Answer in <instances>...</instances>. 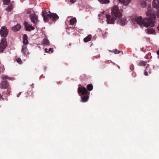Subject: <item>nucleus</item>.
Wrapping results in <instances>:
<instances>
[{
	"mask_svg": "<svg viewBox=\"0 0 159 159\" xmlns=\"http://www.w3.org/2000/svg\"><path fill=\"white\" fill-rule=\"evenodd\" d=\"M119 2L124 5H128L131 0H117Z\"/></svg>",
	"mask_w": 159,
	"mask_h": 159,
	"instance_id": "obj_14",
	"label": "nucleus"
},
{
	"mask_svg": "<svg viewBox=\"0 0 159 159\" xmlns=\"http://www.w3.org/2000/svg\"><path fill=\"white\" fill-rule=\"evenodd\" d=\"M21 52L25 55H26L27 56H28L29 54L27 49V46H26V45H23Z\"/></svg>",
	"mask_w": 159,
	"mask_h": 159,
	"instance_id": "obj_11",
	"label": "nucleus"
},
{
	"mask_svg": "<svg viewBox=\"0 0 159 159\" xmlns=\"http://www.w3.org/2000/svg\"><path fill=\"white\" fill-rule=\"evenodd\" d=\"M140 5L141 7L143 8L146 7L147 3L144 1L141 0L140 1Z\"/></svg>",
	"mask_w": 159,
	"mask_h": 159,
	"instance_id": "obj_20",
	"label": "nucleus"
},
{
	"mask_svg": "<svg viewBox=\"0 0 159 159\" xmlns=\"http://www.w3.org/2000/svg\"><path fill=\"white\" fill-rule=\"evenodd\" d=\"M148 11L146 12V16L143 19L141 16L138 17L136 19L137 23L142 28L145 27L147 28V30L148 34L149 33V7L147 8Z\"/></svg>",
	"mask_w": 159,
	"mask_h": 159,
	"instance_id": "obj_1",
	"label": "nucleus"
},
{
	"mask_svg": "<svg viewBox=\"0 0 159 159\" xmlns=\"http://www.w3.org/2000/svg\"><path fill=\"white\" fill-rule=\"evenodd\" d=\"M21 26L19 24H17L12 28V30L15 31H17L20 30Z\"/></svg>",
	"mask_w": 159,
	"mask_h": 159,
	"instance_id": "obj_17",
	"label": "nucleus"
},
{
	"mask_svg": "<svg viewBox=\"0 0 159 159\" xmlns=\"http://www.w3.org/2000/svg\"><path fill=\"white\" fill-rule=\"evenodd\" d=\"M42 15L45 21H48L50 19L55 21L59 18L58 16L56 14L52 13L51 14H48L47 12L45 10L43 11Z\"/></svg>",
	"mask_w": 159,
	"mask_h": 159,
	"instance_id": "obj_3",
	"label": "nucleus"
},
{
	"mask_svg": "<svg viewBox=\"0 0 159 159\" xmlns=\"http://www.w3.org/2000/svg\"><path fill=\"white\" fill-rule=\"evenodd\" d=\"M28 40L27 39V37L26 35L24 34L23 36V45H26V46L28 43Z\"/></svg>",
	"mask_w": 159,
	"mask_h": 159,
	"instance_id": "obj_15",
	"label": "nucleus"
},
{
	"mask_svg": "<svg viewBox=\"0 0 159 159\" xmlns=\"http://www.w3.org/2000/svg\"><path fill=\"white\" fill-rule=\"evenodd\" d=\"M156 15L155 13H151L150 11V27H152L155 25Z\"/></svg>",
	"mask_w": 159,
	"mask_h": 159,
	"instance_id": "obj_5",
	"label": "nucleus"
},
{
	"mask_svg": "<svg viewBox=\"0 0 159 159\" xmlns=\"http://www.w3.org/2000/svg\"><path fill=\"white\" fill-rule=\"evenodd\" d=\"M8 31L5 26H2L1 30L0 29V35L2 38V39L0 43V48L2 49H4L7 45V42L5 38L7 36Z\"/></svg>",
	"mask_w": 159,
	"mask_h": 159,
	"instance_id": "obj_2",
	"label": "nucleus"
},
{
	"mask_svg": "<svg viewBox=\"0 0 159 159\" xmlns=\"http://www.w3.org/2000/svg\"><path fill=\"white\" fill-rule=\"evenodd\" d=\"M146 62L143 61H140L138 64V65L140 66H144L145 65Z\"/></svg>",
	"mask_w": 159,
	"mask_h": 159,
	"instance_id": "obj_26",
	"label": "nucleus"
},
{
	"mask_svg": "<svg viewBox=\"0 0 159 159\" xmlns=\"http://www.w3.org/2000/svg\"><path fill=\"white\" fill-rule=\"evenodd\" d=\"M12 7L13 6L11 4H9L8 5L7 8L6 9V10L7 11H10L12 9Z\"/></svg>",
	"mask_w": 159,
	"mask_h": 159,
	"instance_id": "obj_23",
	"label": "nucleus"
},
{
	"mask_svg": "<svg viewBox=\"0 0 159 159\" xmlns=\"http://www.w3.org/2000/svg\"><path fill=\"white\" fill-rule=\"evenodd\" d=\"M1 88L6 89L9 88L8 83L6 81H2L1 84Z\"/></svg>",
	"mask_w": 159,
	"mask_h": 159,
	"instance_id": "obj_13",
	"label": "nucleus"
},
{
	"mask_svg": "<svg viewBox=\"0 0 159 159\" xmlns=\"http://www.w3.org/2000/svg\"><path fill=\"white\" fill-rule=\"evenodd\" d=\"M70 1L72 3H75L76 2V0H70Z\"/></svg>",
	"mask_w": 159,
	"mask_h": 159,
	"instance_id": "obj_34",
	"label": "nucleus"
},
{
	"mask_svg": "<svg viewBox=\"0 0 159 159\" xmlns=\"http://www.w3.org/2000/svg\"><path fill=\"white\" fill-rule=\"evenodd\" d=\"M127 22V20L125 17H123L117 19V23L120 25H125L126 23Z\"/></svg>",
	"mask_w": 159,
	"mask_h": 159,
	"instance_id": "obj_7",
	"label": "nucleus"
},
{
	"mask_svg": "<svg viewBox=\"0 0 159 159\" xmlns=\"http://www.w3.org/2000/svg\"><path fill=\"white\" fill-rule=\"evenodd\" d=\"M30 19L31 21L34 24H36L38 21V17L36 15L33 14L30 16Z\"/></svg>",
	"mask_w": 159,
	"mask_h": 159,
	"instance_id": "obj_9",
	"label": "nucleus"
},
{
	"mask_svg": "<svg viewBox=\"0 0 159 159\" xmlns=\"http://www.w3.org/2000/svg\"><path fill=\"white\" fill-rule=\"evenodd\" d=\"M2 78L3 80L9 79L7 75H2Z\"/></svg>",
	"mask_w": 159,
	"mask_h": 159,
	"instance_id": "obj_31",
	"label": "nucleus"
},
{
	"mask_svg": "<svg viewBox=\"0 0 159 159\" xmlns=\"http://www.w3.org/2000/svg\"><path fill=\"white\" fill-rule=\"evenodd\" d=\"M48 48H45V50L46 52H51V53H52L53 52V48H48Z\"/></svg>",
	"mask_w": 159,
	"mask_h": 159,
	"instance_id": "obj_25",
	"label": "nucleus"
},
{
	"mask_svg": "<svg viewBox=\"0 0 159 159\" xmlns=\"http://www.w3.org/2000/svg\"><path fill=\"white\" fill-rule=\"evenodd\" d=\"M134 69V66L133 65H131L130 66V69L131 70H133Z\"/></svg>",
	"mask_w": 159,
	"mask_h": 159,
	"instance_id": "obj_33",
	"label": "nucleus"
},
{
	"mask_svg": "<svg viewBox=\"0 0 159 159\" xmlns=\"http://www.w3.org/2000/svg\"><path fill=\"white\" fill-rule=\"evenodd\" d=\"M0 99H3L2 96L0 94Z\"/></svg>",
	"mask_w": 159,
	"mask_h": 159,
	"instance_id": "obj_37",
	"label": "nucleus"
},
{
	"mask_svg": "<svg viewBox=\"0 0 159 159\" xmlns=\"http://www.w3.org/2000/svg\"><path fill=\"white\" fill-rule=\"evenodd\" d=\"M25 26L27 31H31L34 29V28L31 25L28 24L27 22L25 21Z\"/></svg>",
	"mask_w": 159,
	"mask_h": 159,
	"instance_id": "obj_10",
	"label": "nucleus"
},
{
	"mask_svg": "<svg viewBox=\"0 0 159 159\" xmlns=\"http://www.w3.org/2000/svg\"><path fill=\"white\" fill-rule=\"evenodd\" d=\"M2 67V71H3L4 70V68L3 66H2L1 67V68Z\"/></svg>",
	"mask_w": 159,
	"mask_h": 159,
	"instance_id": "obj_35",
	"label": "nucleus"
},
{
	"mask_svg": "<svg viewBox=\"0 0 159 159\" xmlns=\"http://www.w3.org/2000/svg\"><path fill=\"white\" fill-rule=\"evenodd\" d=\"M17 97H19V95H18L17 96Z\"/></svg>",
	"mask_w": 159,
	"mask_h": 159,
	"instance_id": "obj_38",
	"label": "nucleus"
},
{
	"mask_svg": "<svg viewBox=\"0 0 159 159\" xmlns=\"http://www.w3.org/2000/svg\"><path fill=\"white\" fill-rule=\"evenodd\" d=\"M148 55L147 54H146V56H145L146 57H147V55Z\"/></svg>",
	"mask_w": 159,
	"mask_h": 159,
	"instance_id": "obj_41",
	"label": "nucleus"
},
{
	"mask_svg": "<svg viewBox=\"0 0 159 159\" xmlns=\"http://www.w3.org/2000/svg\"><path fill=\"white\" fill-rule=\"evenodd\" d=\"M111 15L116 17H120L122 16L121 12L119 10L118 7L117 5L113 7L111 9Z\"/></svg>",
	"mask_w": 159,
	"mask_h": 159,
	"instance_id": "obj_4",
	"label": "nucleus"
},
{
	"mask_svg": "<svg viewBox=\"0 0 159 159\" xmlns=\"http://www.w3.org/2000/svg\"><path fill=\"white\" fill-rule=\"evenodd\" d=\"M152 6L153 7L158 8L159 7V0H153Z\"/></svg>",
	"mask_w": 159,
	"mask_h": 159,
	"instance_id": "obj_12",
	"label": "nucleus"
},
{
	"mask_svg": "<svg viewBox=\"0 0 159 159\" xmlns=\"http://www.w3.org/2000/svg\"><path fill=\"white\" fill-rule=\"evenodd\" d=\"M78 92L79 93H81L82 95L86 94L88 92L87 89L84 87H79Z\"/></svg>",
	"mask_w": 159,
	"mask_h": 159,
	"instance_id": "obj_8",
	"label": "nucleus"
},
{
	"mask_svg": "<svg viewBox=\"0 0 159 159\" xmlns=\"http://www.w3.org/2000/svg\"><path fill=\"white\" fill-rule=\"evenodd\" d=\"M87 88L90 91L93 89V86L92 84H89L87 85Z\"/></svg>",
	"mask_w": 159,
	"mask_h": 159,
	"instance_id": "obj_24",
	"label": "nucleus"
},
{
	"mask_svg": "<svg viewBox=\"0 0 159 159\" xmlns=\"http://www.w3.org/2000/svg\"><path fill=\"white\" fill-rule=\"evenodd\" d=\"M115 54H118L120 52V51L117 50L116 49H115L112 51Z\"/></svg>",
	"mask_w": 159,
	"mask_h": 159,
	"instance_id": "obj_29",
	"label": "nucleus"
},
{
	"mask_svg": "<svg viewBox=\"0 0 159 159\" xmlns=\"http://www.w3.org/2000/svg\"><path fill=\"white\" fill-rule=\"evenodd\" d=\"M107 21L108 24H113L115 20L116 19V17L113 15H106Z\"/></svg>",
	"mask_w": 159,
	"mask_h": 159,
	"instance_id": "obj_6",
	"label": "nucleus"
},
{
	"mask_svg": "<svg viewBox=\"0 0 159 159\" xmlns=\"http://www.w3.org/2000/svg\"><path fill=\"white\" fill-rule=\"evenodd\" d=\"M49 13H51V12H50V11H49Z\"/></svg>",
	"mask_w": 159,
	"mask_h": 159,
	"instance_id": "obj_40",
	"label": "nucleus"
},
{
	"mask_svg": "<svg viewBox=\"0 0 159 159\" xmlns=\"http://www.w3.org/2000/svg\"><path fill=\"white\" fill-rule=\"evenodd\" d=\"M99 29V30H101V29Z\"/></svg>",
	"mask_w": 159,
	"mask_h": 159,
	"instance_id": "obj_39",
	"label": "nucleus"
},
{
	"mask_svg": "<svg viewBox=\"0 0 159 159\" xmlns=\"http://www.w3.org/2000/svg\"><path fill=\"white\" fill-rule=\"evenodd\" d=\"M157 54L159 55V50H158L157 51Z\"/></svg>",
	"mask_w": 159,
	"mask_h": 159,
	"instance_id": "obj_36",
	"label": "nucleus"
},
{
	"mask_svg": "<svg viewBox=\"0 0 159 159\" xmlns=\"http://www.w3.org/2000/svg\"><path fill=\"white\" fill-rule=\"evenodd\" d=\"M16 61L19 64L22 63V61L20 58H17L16 59Z\"/></svg>",
	"mask_w": 159,
	"mask_h": 159,
	"instance_id": "obj_27",
	"label": "nucleus"
},
{
	"mask_svg": "<svg viewBox=\"0 0 159 159\" xmlns=\"http://www.w3.org/2000/svg\"><path fill=\"white\" fill-rule=\"evenodd\" d=\"M3 3L6 5H7L10 2V0H3Z\"/></svg>",
	"mask_w": 159,
	"mask_h": 159,
	"instance_id": "obj_28",
	"label": "nucleus"
},
{
	"mask_svg": "<svg viewBox=\"0 0 159 159\" xmlns=\"http://www.w3.org/2000/svg\"><path fill=\"white\" fill-rule=\"evenodd\" d=\"M148 70V68H147L144 72V75H148V73L147 71Z\"/></svg>",
	"mask_w": 159,
	"mask_h": 159,
	"instance_id": "obj_32",
	"label": "nucleus"
},
{
	"mask_svg": "<svg viewBox=\"0 0 159 159\" xmlns=\"http://www.w3.org/2000/svg\"><path fill=\"white\" fill-rule=\"evenodd\" d=\"M102 4L108 3L109 2V0H98Z\"/></svg>",
	"mask_w": 159,
	"mask_h": 159,
	"instance_id": "obj_22",
	"label": "nucleus"
},
{
	"mask_svg": "<svg viewBox=\"0 0 159 159\" xmlns=\"http://www.w3.org/2000/svg\"><path fill=\"white\" fill-rule=\"evenodd\" d=\"M81 101L83 102H86L89 99L88 96H86L81 97Z\"/></svg>",
	"mask_w": 159,
	"mask_h": 159,
	"instance_id": "obj_19",
	"label": "nucleus"
},
{
	"mask_svg": "<svg viewBox=\"0 0 159 159\" xmlns=\"http://www.w3.org/2000/svg\"><path fill=\"white\" fill-rule=\"evenodd\" d=\"M43 43L44 46H48L50 44L49 40L46 39H43Z\"/></svg>",
	"mask_w": 159,
	"mask_h": 159,
	"instance_id": "obj_18",
	"label": "nucleus"
},
{
	"mask_svg": "<svg viewBox=\"0 0 159 159\" xmlns=\"http://www.w3.org/2000/svg\"><path fill=\"white\" fill-rule=\"evenodd\" d=\"M76 22V20L75 18H73L70 20V23L71 25H73Z\"/></svg>",
	"mask_w": 159,
	"mask_h": 159,
	"instance_id": "obj_21",
	"label": "nucleus"
},
{
	"mask_svg": "<svg viewBox=\"0 0 159 159\" xmlns=\"http://www.w3.org/2000/svg\"><path fill=\"white\" fill-rule=\"evenodd\" d=\"M92 37V36L91 34L89 35L84 39V41L85 43H87L90 41Z\"/></svg>",
	"mask_w": 159,
	"mask_h": 159,
	"instance_id": "obj_16",
	"label": "nucleus"
},
{
	"mask_svg": "<svg viewBox=\"0 0 159 159\" xmlns=\"http://www.w3.org/2000/svg\"><path fill=\"white\" fill-rule=\"evenodd\" d=\"M155 33V30L153 29L150 28V34Z\"/></svg>",
	"mask_w": 159,
	"mask_h": 159,
	"instance_id": "obj_30",
	"label": "nucleus"
}]
</instances>
